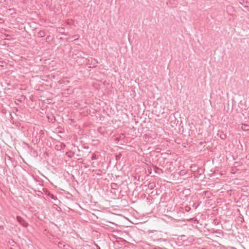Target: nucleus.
<instances>
[{
    "mask_svg": "<svg viewBox=\"0 0 249 249\" xmlns=\"http://www.w3.org/2000/svg\"><path fill=\"white\" fill-rule=\"evenodd\" d=\"M156 249H162V248H160V247H157Z\"/></svg>",
    "mask_w": 249,
    "mask_h": 249,
    "instance_id": "obj_22",
    "label": "nucleus"
},
{
    "mask_svg": "<svg viewBox=\"0 0 249 249\" xmlns=\"http://www.w3.org/2000/svg\"><path fill=\"white\" fill-rule=\"evenodd\" d=\"M57 246L60 249L64 248L66 246L65 245L63 244V243L61 242L58 243Z\"/></svg>",
    "mask_w": 249,
    "mask_h": 249,
    "instance_id": "obj_6",
    "label": "nucleus"
},
{
    "mask_svg": "<svg viewBox=\"0 0 249 249\" xmlns=\"http://www.w3.org/2000/svg\"><path fill=\"white\" fill-rule=\"evenodd\" d=\"M43 134H44L43 131L42 130H40L39 133V139H41V135H43Z\"/></svg>",
    "mask_w": 249,
    "mask_h": 249,
    "instance_id": "obj_15",
    "label": "nucleus"
},
{
    "mask_svg": "<svg viewBox=\"0 0 249 249\" xmlns=\"http://www.w3.org/2000/svg\"><path fill=\"white\" fill-rule=\"evenodd\" d=\"M239 3H240V4H241L243 6H244V5H246V1H244V0H242V1H240Z\"/></svg>",
    "mask_w": 249,
    "mask_h": 249,
    "instance_id": "obj_16",
    "label": "nucleus"
},
{
    "mask_svg": "<svg viewBox=\"0 0 249 249\" xmlns=\"http://www.w3.org/2000/svg\"><path fill=\"white\" fill-rule=\"evenodd\" d=\"M31 177H32V178L36 182H38L39 181V179L36 178V177L35 176H34L33 174H31Z\"/></svg>",
    "mask_w": 249,
    "mask_h": 249,
    "instance_id": "obj_9",
    "label": "nucleus"
},
{
    "mask_svg": "<svg viewBox=\"0 0 249 249\" xmlns=\"http://www.w3.org/2000/svg\"><path fill=\"white\" fill-rule=\"evenodd\" d=\"M118 159H119L118 156H116V159L117 160Z\"/></svg>",
    "mask_w": 249,
    "mask_h": 249,
    "instance_id": "obj_26",
    "label": "nucleus"
},
{
    "mask_svg": "<svg viewBox=\"0 0 249 249\" xmlns=\"http://www.w3.org/2000/svg\"><path fill=\"white\" fill-rule=\"evenodd\" d=\"M244 7L249 11V2L246 1V5Z\"/></svg>",
    "mask_w": 249,
    "mask_h": 249,
    "instance_id": "obj_10",
    "label": "nucleus"
},
{
    "mask_svg": "<svg viewBox=\"0 0 249 249\" xmlns=\"http://www.w3.org/2000/svg\"><path fill=\"white\" fill-rule=\"evenodd\" d=\"M111 188L113 190H117L119 186L116 183L112 182L110 184Z\"/></svg>",
    "mask_w": 249,
    "mask_h": 249,
    "instance_id": "obj_4",
    "label": "nucleus"
},
{
    "mask_svg": "<svg viewBox=\"0 0 249 249\" xmlns=\"http://www.w3.org/2000/svg\"><path fill=\"white\" fill-rule=\"evenodd\" d=\"M50 197L52 199H53V200H58L57 198V197L56 196H55L54 195H50Z\"/></svg>",
    "mask_w": 249,
    "mask_h": 249,
    "instance_id": "obj_11",
    "label": "nucleus"
},
{
    "mask_svg": "<svg viewBox=\"0 0 249 249\" xmlns=\"http://www.w3.org/2000/svg\"><path fill=\"white\" fill-rule=\"evenodd\" d=\"M196 167V165L194 164V165H192L191 166H190V168H193V167Z\"/></svg>",
    "mask_w": 249,
    "mask_h": 249,
    "instance_id": "obj_21",
    "label": "nucleus"
},
{
    "mask_svg": "<svg viewBox=\"0 0 249 249\" xmlns=\"http://www.w3.org/2000/svg\"><path fill=\"white\" fill-rule=\"evenodd\" d=\"M152 166L154 169V171H155V173L160 175L161 173H163V171L159 167H158L153 164H152Z\"/></svg>",
    "mask_w": 249,
    "mask_h": 249,
    "instance_id": "obj_3",
    "label": "nucleus"
},
{
    "mask_svg": "<svg viewBox=\"0 0 249 249\" xmlns=\"http://www.w3.org/2000/svg\"><path fill=\"white\" fill-rule=\"evenodd\" d=\"M148 175H150L152 173V169L150 168V169H148Z\"/></svg>",
    "mask_w": 249,
    "mask_h": 249,
    "instance_id": "obj_17",
    "label": "nucleus"
},
{
    "mask_svg": "<svg viewBox=\"0 0 249 249\" xmlns=\"http://www.w3.org/2000/svg\"><path fill=\"white\" fill-rule=\"evenodd\" d=\"M8 244L11 246H14L16 244V242L12 239L9 240Z\"/></svg>",
    "mask_w": 249,
    "mask_h": 249,
    "instance_id": "obj_7",
    "label": "nucleus"
},
{
    "mask_svg": "<svg viewBox=\"0 0 249 249\" xmlns=\"http://www.w3.org/2000/svg\"><path fill=\"white\" fill-rule=\"evenodd\" d=\"M5 163L7 166L8 165L11 164L13 161L14 159L11 157L10 156L6 154L5 156Z\"/></svg>",
    "mask_w": 249,
    "mask_h": 249,
    "instance_id": "obj_2",
    "label": "nucleus"
},
{
    "mask_svg": "<svg viewBox=\"0 0 249 249\" xmlns=\"http://www.w3.org/2000/svg\"><path fill=\"white\" fill-rule=\"evenodd\" d=\"M156 249V247H155V248H151L150 249Z\"/></svg>",
    "mask_w": 249,
    "mask_h": 249,
    "instance_id": "obj_24",
    "label": "nucleus"
},
{
    "mask_svg": "<svg viewBox=\"0 0 249 249\" xmlns=\"http://www.w3.org/2000/svg\"><path fill=\"white\" fill-rule=\"evenodd\" d=\"M241 128L242 130L247 131L249 129V125L245 124H242Z\"/></svg>",
    "mask_w": 249,
    "mask_h": 249,
    "instance_id": "obj_5",
    "label": "nucleus"
},
{
    "mask_svg": "<svg viewBox=\"0 0 249 249\" xmlns=\"http://www.w3.org/2000/svg\"><path fill=\"white\" fill-rule=\"evenodd\" d=\"M4 229V226L1 225H0V230H3Z\"/></svg>",
    "mask_w": 249,
    "mask_h": 249,
    "instance_id": "obj_18",
    "label": "nucleus"
},
{
    "mask_svg": "<svg viewBox=\"0 0 249 249\" xmlns=\"http://www.w3.org/2000/svg\"><path fill=\"white\" fill-rule=\"evenodd\" d=\"M96 247H97V249H101L100 247L97 244H95Z\"/></svg>",
    "mask_w": 249,
    "mask_h": 249,
    "instance_id": "obj_20",
    "label": "nucleus"
},
{
    "mask_svg": "<svg viewBox=\"0 0 249 249\" xmlns=\"http://www.w3.org/2000/svg\"><path fill=\"white\" fill-rule=\"evenodd\" d=\"M220 137L222 140H225L226 138V135L225 134H222L220 135Z\"/></svg>",
    "mask_w": 249,
    "mask_h": 249,
    "instance_id": "obj_12",
    "label": "nucleus"
},
{
    "mask_svg": "<svg viewBox=\"0 0 249 249\" xmlns=\"http://www.w3.org/2000/svg\"><path fill=\"white\" fill-rule=\"evenodd\" d=\"M155 187V184L154 183H150L149 185V188L151 189H153Z\"/></svg>",
    "mask_w": 249,
    "mask_h": 249,
    "instance_id": "obj_14",
    "label": "nucleus"
},
{
    "mask_svg": "<svg viewBox=\"0 0 249 249\" xmlns=\"http://www.w3.org/2000/svg\"><path fill=\"white\" fill-rule=\"evenodd\" d=\"M68 156L71 158V157H72V155H71V154H69V155H68Z\"/></svg>",
    "mask_w": 249,
    "mask_h": 249,
    "instance_id": "obj_23",
    "label": "nucleus"
},
{
    "mask_svg": "<svg viewBox=\"0 0 249 249\" xmlns=\"http://www.w3.org/2000/svg\"><path fill=\"white\" fill-rule=\"evenodd\" d=\"M38 35L40 37H43L45 35V33L43 31H40L38 32Z\"/></svg>",
    "mask_w": 249,
    "mask_h": 249,
    "instance_id": "obj_8",
    "label": "nucleus"
},
{
    "mask_svg": "<svg viewBox=\"0 0 249 249\" xmlns=\"http://www.w3.org/2000/svg\"><path fill=\"white\" fill-rule=\"evenodd\" d=\"M16 219L18 222L23 227L26 228L28 226V223L20 216H17Z\"/></svg>",
    "mask_w": 249,
    "mask_h": 249,
    "instance_id": "obj_1",
    "label": "nucleus"
},
{
    "mask_svg": "<svg viewBox=\"0 0 249 249\" xmlns=\"http://www.w3.org/2000/svg\"><path fill=\"white\" fill-rule=\"evenodd\" d=\"M118 159H119L118 156H116V159L117 160Z\"/></svg>",
    "mask_w": 249,
    "mask_h": 249,
    "instance_id": "obj_25",
    "label": "nucleus"
},
{
    "mask_svg": "<svg viewBox=\"0 0 249 249\" xmlns=\"http://www.w3.org/2000/svg\"><path fill=\"white\" fill-rule=\"evenodd\" d=\"M65 144H61V147L62 148H64V147H65Z\"/></svg>",
    "mask_w": 249,
    "mask_h": 249,
    "instance_id": "obj_19",
    "label": "nucleus"
},
{
    "mask_svg": "<svg viewBox=\"0 0 249 249\" xmlns=\"http://www.w3.org/2000/svg\"><path fill=\"white\" fill-rule=\"evenodd\" d=\"M97 159L96 155L95 154H93L91 157V160H95Z\"/></svg>",
    "mask_w": 249,
    "mask_h": 249,
    "instance_id": "obj_13",
    "label": "nucleus"
}]
</instances>
